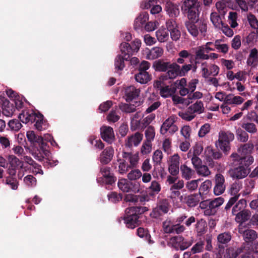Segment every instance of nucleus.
I'll use <instances>...</instances> for the list:
<instances>
[{
  "mask_svg": "<svg viewBox=\"0 0 258 258\" xmlns=\"http://www.w3.org/2000/svg\"><path fill=\"white\" fill-rule=\"evenodd\" d=\"M149 209L146 207H131L126 209L124 217V223L127 228L134 229L140 224V215Z\"/></svg>",
  "mask_w": 258,
  "mask_h": 258,
  "instance_id": "f257e3e1",
  "label": "nucleus"
},
{
  "mask_svg": "<svg viewBox=\"0 0 258 258\" xmlns=\"http://www.w3.org/2000/svg\"><path fill=\"white\" fill-rule=\"evenodd\" d=\"M18 118L24 123L35 122L34 126L38 131H42L45 129V121L44 120L43 115L38 112H35L33 110L23 111L18 116Z\"/></svg>",
  "mask_w": 258,
  "mask_h": 258,
  "instance_id": "f03ea898",
  "label": "nucleus"
},
{
  "mask_svg": "<svg viewBox=\"0 0 258 258\" xmlns=\"http://www.w3.org/2000/svg\"><path fill=\"white\" fill-rule=\"evenodd\" d=\"M174 62L165 61L163 59H159L154 61L153 63V68L157 72H165L161 75L159 79L162 80H172L173 74H170L173 70Z\"/></svg>",
  "mask_w": 258,
  "mask_h": 258,
  "instance_id": "7ed1b4c3",
  "label": "nucleus"
},
{
  "mask_svg": "<svg viewBox=\"0 0 258 258\" xmlns=\"http://www.w3.org/2000/svg\"><path fill=\"white\" fill-rule=\"evenodd\" d=\"M202 4L198 0H184L182 10L187 14L188 19L199 20Z\"/></svg>",
  "mask_w": 258,
  "mask_h": 258,
  "instance_id": "20e7f679",
  "label": "nucleus"
},
{
  "mask_svg": "<svg viewBox=\"0 0 258 258\" xmlns=\"http://www.w3.org/2000/svg\"><path fill=\"white\" fill-rule=\"evenodd\" d=\"M185 26L188 32L194 37H197L200 31L202 34L207 31V24L204 21L189 20L185 22Z\"/></svg>",
  "mask_w": 258,
  "mask_h": 258,
  "instance_id": "39448f33",
  "label": "nucleus"
},
{
  "mask_svg": "<svg viewBox=\"0 0 258 258\" xmlns=\"http://www.w3.org/2000/svg\"><path fill=\"white\" fill-rule=\"evenodd\" d=\"M110 168L107 166H102L100 168V173L101 177H98L97 182L100 184L112 185L117 180L113 173L110 172Z\"/></svg>",
  "mask_w": 258,
  "mask_h": 258,
  "instance_id": "423d86ee",
  "label": "nucleus"
},
{
  "mask_svg": "<svg viewBox=\"0 0 258 258\" xmlns=\"http://www.w3.org/2000/svg\"><path fill=\"white\" fill-rule=\"evenodd\" d=\"M234 139V135L230 131H220L219 133V146L224 152L230 149V142Z\"/></svg>",
  "mask_w": 258,
  "mask_h": 258,
  "instance_id": "0eeeda50",
  "label": "nucleus"
},
{
  "mask_svg": "<svg viewBox=\"0 0 258 258\" xmlns=\"http://www.w3.org/2000/svg\"><path fill=\"white\" fill-rule=\"evenodd\" d=\"M170 204L167 199H161L157 203L155 208L153 209L150 214L151 217L159 219L169 211Z\"/></svg>",
  "mask_w": 258,
  "mask_h": 258,
  "instance_id": "6e6552de",
  "label": "nucleus"
},
{
  "mask_svg": "<svg viewBox=\"0 0 258 258\" xmlns=\"http://www.w3.org/2000/svg\"><path fill=\"white\" fill-rule=\"evenodd\" d=\"M38 147H37V151L32 153V156L36 160L41 161L44 158V155L46 157H49L50 152L48 148L49 146L46 141H44L42 138V141L38 142L37 144Z\"/></svg>",
  "mask_w": 258,
  "mask_h": 258,
  "instance_id": "1a4fd4ad",
  "label": "nucleus"
},
{
  "mask_svg": "<svg viewBox=\"0 0 258 258\" xmlns=\"http://www.w3.org/2000/svg\"><path fill=\"white\" fill-rule=\"evenodd\" d=\"M117 185L118 188L123 192L132 191L136 193L139 191V183L129 181L126 179H119Z\"/></svg>",
  "mask_w": 258,
  "mask_h": 258,
  "instance_id": "9d476101",
  "label": "nucleus"
},
{
  "mask_svg": "<svg viewBox=\"0 0 258 258\" xmlns=\"http://www.w3.org/2000/svg\"><path fill=\"white\" fill-rule=\"evenodd\" d=\"M173 70L170 74H173L172 80L175 79L177 77H184L188 72L191 70V63H183L182 66L179 64L174 62L173 65Z\"/></svg>",
  "mask_w": 258,
  "mask_h": 258,
  "instance_id": "9b49d317",
  "label": "nucleus"
},
{
  "mask_svg": "<svg viewBox=\"0 0 258 258\" xmlns=\"http://www.w3.org/2000/svg\"><path fill=\"white\" fill-rule=\"evenodd\" d=\"M214 182L215 186L213 189L214 194L216 196L222 194L226 188L224 176L221 173H217L215 176Z\"/></svg>",
  "mask_w": 258,
  "mask_h": 258,
  "instance_id": "f8f14e48",
  "label": "nucleus"
},
{
  "mask_svg": "<svg viewBox=\"0 0 258 258\" xmlns=\"http://www.w3.org/2000/svg\"><path fill=\"white\" fill-rule=\"evenodd\" d=\"M229 173L231 177L233 178L242 179L247 175L249 173V169H246V167L244 165L239 163L237 167L231 169Z\"/></svg>",
  "mask_w": 258,
  "mask_h": 258,
  "instance_id": "ddd939ff",
  "label": "nucleus"
},
{
  "mask_svg": "<svg viewBox=\"0 0 258 258\" xmlns=\"http://www.w3.org/2000/svg\"><path fill=\"white\" fill-rule=\"evenodd\" d=\"M224 200L222 197L215 198V199L210 201L209 203V208L204 211L205 215H214L217 212V208L219 207L223 203Z\"/></svg>",
  "mask_w": 258,
  "mask_h": 258,
  "instance_id": "4468645a",
  "label": "nucleus"
},
{
  "mask_svg": "<svg viewBox=\"0 0 258 258\" xmlns=\"http://www.w3.org/2000/svg\"><path fill=\"white\" fill-rule=\"evenodd\" d=\"M114 151L111 146L107 147L100 154L99 160L103 165L108 164L113 158Z\"/></svg>",
  "mask_w": 258,
  "mask_h": 258,
  "instance_id": "2eb2a0df",
  "label": "nucleus"
},
{
  "mask_svg": "<svg viewBox=\"0 0 258 258\" xmlns=\"http://www.w3.org/2000/svg\"><path fill=\"white\" fill-rule=\"evenodd\" d=\"M180 159L178 154H174L170 158L168 171L172 176H176L179 173Z\"/></svg>",
  "mask_w": 258,
  "mask_h": 258,
  "instance_id": "dca6fc26",
  "label": "nucleus"
},
{
  "mask_svg": "<svg viewBox=\"0 0 258 258\" xmlns=\"http://www.w3.org/2000/svg\"><path fill=\"white\" fill-rule=\"evenodd\" d=\"M102 139L109 144H111L115 139L113 128L110 126H103L100 128Z\"/></svg>",
  "mask_w": 258,
  "mask_h": 258,
  "instance_id": "f3484780",
  "label": "nucleus"
},
{
  "mask_svg": "<svg viewBox=\"0 0 258 258\" xmlns=\"http://www.w3.org/2000/svg\"><path fill=\"white\" fill-rule=\"evenodd\" d=\"M140 90L134 86H130L125 88L124 94L126 102H130L137 98L140 94Z\"/></svg>",
  "mask_w": 258,
  "mask_h": 258,
  "instance_id": "a211bd4d",
  "label": "nucleus"
},
{
  "mask_svg": "<svg viewBox=\"0 0 258 258\" xmlns=\"http://www.w3.org/2000/svg\"><path fill=\"white\" fill-rule=\"evenodd\" d=\"M130 57L127 55V56H124L122 54H118L115 57L114 59V66L115 71L119 74L122 71L125 67L124 60H129Z\"/></svg>",
  "mask_w": 258,
  "mask_h": 258,
  "instance_id": "6ab92c4d",
  "label": "nucleus"
},
{
  "mask_svg": "<svg viewBox=\"0 0 258 258\" xmlns=\"http://www.w3.org/2000/svg\"><path fill=\"white\" fill-rule=\"evenodd\" d=\"M143 136V134L137 132L128 137L125 144V146L130 148H131L133 146H138L142 140Z\"/></svg>",
  "mask_w": 258,
  "mask_h": 258,
  "instance_id": "aec40b11",
  "label": "nucleus"
},
{
  "mask_svg": "<svg viewBox=\"0 0 258 258\" xmlns=\"http://www.w3.org/2000/svg\"><path fill=\"white\" fill-rule=\"evenodd\" d=\"M234 215L235 216V221L237 223L242 224L250 219L251 217V212L249 210L246 208Z\"/></svg>",
  "mask_w": 258,
  "mask_h": 258,
  "instance_id": "412c9836",
  "label": "nucleus"
},
{
  "mask_svg": "<svg viewBox=\"0 0 258 258\" xmlns=\"http://www.w3.org/2000/svg\"><path fill=\"white\" fill-rule=\"evenodd\" d=\"M177 56L178 57L175 62L177 64L186 63V60L187 59H189V62H192L193 55L186 50H181L178 53Z\"/></svg>",
  "mask_w": 258,
  "mask_h": 258,
  "instance_id": "4be33fe9",
  "label": "nucleus"
},
{
  "mask_svg": "<svg viewBox=\"0 0 258 258\" xmlns=\"http://www.w3.org/2000/svg\"><path fill=\"white\" fill-rule=\"evenodd\" d=\"M207 223L203 219H198L195 225V231L198 236H202L207 231Z\"/></svg>",
  "mask_w": 258,
  "mask_h": 258,
  "instance_id": "5701e85b",
  "label": "nucleus"
},
{
  "mask_svg": "<svg viewBox=\"0 0 258 258\" xmlns=\"http://www.w3.org/2000/svg\"><path fill=\"white\" fill-rule=\"evenodd\" d=\"M135 78L137 82L141 84H145L151 80L152 75L148 72H139L138 73L135 75Z\"/></svg>",
  "mask_w": 258,
  "mask_h": 258,
  "instance_id": "b1692460",
  "label": "nucleus"
},
{
  "mask_svg": "<svg viewBox=\"0 0 258 258\" xmlns=\"http://www.w3.org/2000/svg\"><path fill=\"white\" fill-rule=\"evenodd\" d=\"M202 196L199 193L194 194L186 197V204L188 207H194L200 202Z\"/></svg>",
  "mask_w": 258,
  "mask_h": 258,
  "instance_id": "393cba45",
  "label": "nucleus"
},
{
  "mask_svg": "<svg viewBox=\"0 0 258 258\" xmlns=\"http://www.w3.org/2000/svg\"><path fill=\"white\" fill-rule=\"evenodd\" d=\"M180 170L182 177L186 180L191 178L195 173V171L188 167L185 164L180 166Z\"/></svg>",
  "mask_w": 258,
  "mask_h": 258,
  "instance_id": "a878e982",
  "label": "nucleus"
},
{
  "mask_svg": "<svg viewBox=\"0 0 258 258\" xmlns=\"http://www.w3.org/2000/svg\"><path fill=\"white\" fill-rule=\"evenodd\" d=\"M244 101V99L239 96H234L232 94L227 95L225 97V103L229 105H239Z\"/></svg>",
  "mask_w": 258,
  "mask_h": 258,
  "instance_id": "bb28decb",
  "label": "nucleus"
},
{
  "mask_svg": "<svg viewBox=\"0 0 258 258\" xmlns=\"http://www.w3.org/2000/svg\"><path fill=\"white\" fill-rule=\"evenodd\" d=\"M164 9L170 17H176L179 14L178 7L171 2H167Z\"/></svg>",
  "mask_w": 258,
  "mask_h": 258,
  "instance_id": "cd10ccee",
  "label": "nucleus"
},
{
  "mask_svg": "<svg viewBox=\"0 0 258 258\" xmlns=\"http://www.w3.org/2000/svg\"><path fill=\"white\" fill-rule=\"evenodd\" d=\"M176 118L174 116H171L165 120L160 128L161 134L165 135L167 132L170 127L174 124Z\"/></svg>",
  "mask_w": 258,
  "mask_h": 258,
  "instance_id": "c85d7f7f",
  "label": "nucleus"
},
{
  "mask_svg": "<svg viewBox=\"0 0 258 258\" xmlns=\"http://www.w3.org/2000/svg\"><path fill=\"white\" fill-rule=\"evenodd\" d=\"M247 201L244 199H242L234 204L232 209V214L235 215L239 211H241L246 208Z\"/></svg>",
  "mask_w": 258,
  "mask_h": 258,
  "instance_id": "c756f323",
  "label": "nucleus"
},
{
  "mask_svg": "<svg viewBox=\"0 0 258 258\" xmlns=\"http://www.w3.org/2000/svg\"><path fill=\"white\" fill-rule=\"evenodd\" d=\"M242 236L246 242H250L256 238L257 233L253 229H246L242 232Z\"/></svg>",
  "mask_w": 258,
  "mask_h": 258,
  "instance_id": "7c9ffc66",
  "label": "nucleus"
},
{
  "mask_svg": "<svg viewBox=\"0 0 258 258\" xmlns=\"http://www.w3.org/2000/svg\"><path fill=\"white\" fill-rule=\"evenodd\" d=\"M26 136L28 140L33 146H36L38 142L42 141V137L37 135L33 131H29L27 132Z\"/></svg>",
  "mask_w": 258,
  "mask_h": 258,
  "instance_id": "2f4dec72",
  "label": "nucleus"
},
{
  "mask_svg": "<svg viewBox=\"0 0 258 258\" xmlns=\"http://www.w3.org/2000/svg\"><path fill=\"white\" fill-rule=\"evenodd\" d=\"M148 14L147 13H142L135 20L134 28L135 29H139L148 20Z\"/></svg>",
  "mask_w": 258,
  "mask_h": 258,
  "instance_id": "473e14b6",
  "label": "nucleus"
},
{
  "mask_svg": "<svg viewBox=\"0 0 258 258\" xmlns=\"http://www.w3.org/2000/svg\"><path fill=\"white\" fill-rule=\"evenodd\" d=\"M212 185V181L210 180H206L201 185L199 193L202 196L207 195L211 189Z\"/></svg>",
  "mask_w": 258,
  "mask_h": 258,
  "instance_id": "72a5a7b5",
  "label": "nucleus"
},
{
  "mask_svg": "<svg viewBox=\"0 0 258 258\" xmlns=\"http://www.w3.org/2000/svg\"><path fill=\"white\" fill-rule=\"evenodd\" d=\"M188 110L192 113L195 112L201 113L204 110L203 103L201 101H197L195 103L188 107Z\"/></svg>",
  "mask_w": 258,
  "mask_h": 258,
  "instance_id": "f704fd0d",
  "label": "nucleus"
},
{
  "mask_svg": "<svg viewBox=\"0 0 258 258\" xmlns=\"http://www.w3.org/2000/svg\"><path fill=\"white\" fill-rule=\"evenodd\" d=\"M231 239V235L229 232L221 233L217 236L218 242L221 244H227Z\"/></svg>",
  "mask_w": 258,
  "mask_h": 258,
  "instance_id": "c9c22d12",
  "label": "nucleus"
},
{
  "mask_svg": "<svg viewBox=\"0 0 258 258\" xmlns=\"http://www.w3.org/2000/svg\"><path fill=\"white\" fill-rule=\"evenodd\" d=\"M163 50L159 47H155L151 49L148 54V58L151 59H156L162 56Z\"/></svg>",
  "mask_w": 258,
  "mask_h": 258,
  "instance_id": "e433bc0d",
  "label": "nucleus"
},
{
  "mask_svg": "<svg viewBox=\"0 0 258 258\" xmlns=\"http://www.w3.org/2000/svg\"><path fill=\"white\" fill-rule=\"evenodd\" d=\"M157 39L160 42H165L169 38L168 31L164 28H160L156 32Z\"/></svg>",
  "mask_w": 258,
  "mask_h": 258,
  "instance_id": "4c0bfd02",
  "label": "nucleus"
},
{
  "mask_svg": "<svg viewBox=\"0 0 258 258\" xmlns=\"http://www.w3.org/2000/svg\"><path fill=\"white\" fill-rule=\"evenodd\" d=\"M175 91V88H170L169 86H166L161 88L160 89V94L163 98H167L174 94Z\"/></svg>",
  "mask_w": 258,
  "mask_h": 258,
  "instance_id": "58836bf2",
  "label": "nucleus"
},
{
  "mask_svg": "<svg viewBox=\"0 0 258 258\" xmlns=\"http://www.w3.org/2000/svg\"><path fill=\"white\" fill-rule=\"evenodd\" d=\"M21 121L20 119H13L10 120L8 123V125L10 127V130L12 131L18 132L19 131L21 127H22V125L21 123Z\"/></svg>",
  "mask_w": 258,
  "mask_h": 258,
  "instance_id": "ea45409f",
  "label": "nucleus"
},
{
  "mask_svg": "<svg viewBox=\"0 0 258 258\" xmlns=\"http://www.w3.org/2000/svg\"><path fill=\"white\" fill-rule=\"evenodd\" d=\"M148 189L150 191L149 194V195L153 196L154 195L158 194L160 191L161 187L160 183L156 181V180H154L152 181L151 184Z\"/></svg>",
  "mask_w": 258,
  "mask_h": 258,
  "instance_id": "a19ab883",
  "label": "nucleus"
},
{
  "mask_svg": "<svg viewBox=\"0 0 258 258\" xmlns=\"http://www.w3.org/2000/svg\"><path fill=\"white\" fill-rule=\"evenodd\" d=\"M118 106L122 112L126 113L134 112L136 110V107L134 104L120 103Z\"/></svg>",
  "mask_w": 258,
  "mask_h": 258,
  "instance_id": "79ce46f5",
  "label": "nucleus"
},
{
  "mask_svg": "<svg viewBox=\"0 0 258 258\" xmlns=\"http://www.w3.org/2000/svg\"><path fill=\"white\" fill-rule=\"evenodd\" d=\"M242 183L241 181L239 180L235 181L234 183H233L230 187V191L231 195L234 196L235 195H239L238 192L242 188Z\"/></svg>",
  "mask_w": 258,
  "mask_h": 258,
  "instance_id": "37998d69",
  "label": "nucleus"
},
{
  "mask_svg": "<svg viewBox=\"0 0 258 258\" xmlns=\"http://www.w3.org/2000/svg\"><path fill=\"white\" fill-rule=\"evenodd\" d=\"M137 234L138 236L143 238L145 237L146 240H147L149 241V243H152L150 239V235L148 232V230L143 228V227H139L138 228L137 230Z\"/></svg>",
  "mask_w": 258,
  "mask_h": 258,
  "instance_id": "c03bdc74",
  "label": "nucleus"
},
{
  "mask_svg": "<svg viewBox=\"0 0 258 258\" xmlns=\"http://www.w3.org/2000/svg\"><path fill=\"white\" fill-rule=\"evenodd\" d=\"M237 19V13L235 12H230L228 16V21L231 28H235L238 26Z\"/></svg>",
  "mask_w": 258,
  "mask_h": 258,
  "instance_id": "a18cd8bd",
  "label": "nucleus"
},
{
  "mask_svg": "<svg viewBox=\"0 0 258 258\" xmlns=\"http://www.w3.org/2000/svg\"><path fill=\"white\" fill-rule=\"evenodd\" d=\"M130 44L126 42H122L120 45V49L121 52V54L127 56H129V57L132 55L131 49H129L130 48Z\"/></svg>",
  "mask_w": 258,
  "mask_h": 258,
  "instance_id": "49530a36",
  "label": "nucleus"
},
{
  "mask_svg": "<svg viewBox=\"0 0 258 258\" xmlns=\"http://www.w3.org/2000/svg\"><path fill=\"white\" fill-rule=\"evenodd\" d=\"M145 137L147 141L151 142L153 140L155 135V128L153 126H149L145 131Z\"/></svg>",
  "mask_w": 258,
  "mask_h": 258,
  "instance_id": "de8ad7c7",
  "label": "nucleus"
},
{
  "mask_svg": "<svg viewBox=\"0 0 258 258\" xmlns=\"http://www.w3.org/2000/svg\"><path fill=\"white\" fill-rule=\"evenodd\" d=\"M237 139L242 142H246L248 139V134L240 128L236 130Z\"/></svg>",
  "mask_w": 258,
  "mask_h": 258,
  "instance_id": "09e8293b",
  "label": "nucleus"
},
{
  "mask_svg": "<svg viewBox=\"0 0 258 258\" xmlns=\"http://www.w3.org/2000/svg\"><path fill=\"white\" fill-rule=\"evenodd\" d=\"M117 161L119 162L118 166V171L120 174H123L125 173L128 168H131L130 165H127L124 160L121 159H117Z\"/></svg>",
  "mask_w": 258,
  "mask_h": 258,
  "instance_id": "8fccbe9b",
  "label": "nucleus"
},
{
  "mask_svg": "<svg viewBox=\"0 0 258 258\" xmlns=\"http://www.w3.org/2000/svg\"><path fill=\"white\" fill-rule=\"evenodd\" d=\"M108 200L113 203H116L122 199V195L118 194L116 192H111L107 195Z\"/></svg>",
  "mask_w": 258,
  "mask_h": 258,
  "instance_id": "3c124183",
  "label": "nucleus"
},
{
  "mask_svg": "<svg viewBox=\"0 0 258 258\" xmlns=\"http://www.w3.org/2000/svg\"><path fill=\"white\" fill-rule=\"evenodd\" d=\"M247 20L250 27L253 29L258 28V20L255 16L251 13L247 15Z\"/></svg>",
  "mask_w": 258,
  "mask_h": 258,
  "instance_id": "603ef678",
  "label": "nucleus"
},
{
  "mask_svg": "<svg viewBox=\"0 0 258 258\" xmlns=\"http://www.w3.org/2000/svg\"><path fill=\"white\" fill-rule=\"evenodd\" d=\"M142 176V172L139 169L132 170L127 174V177L130 180H135Z\"/></svg>",
  "mask_w": 258,
  "mask_h": 258,
  "instance_id": "864d4df0",
  "label": "nucleus"
},
{
  "mask_svg": "<svg viewBox=\"0 0 258 258\" xmlns=\"http://www.w3.org/2000/svg\"><path fill=\"white\" fill-rule=\"evenodd\" d=\"M40 162H42L43 166L45 168H49V167H52L57 165L58 161H51L48 159V157H46L44 155V158L42 159Z\"/></svg>",
  "mask_w": 258,
  "mask_h": 258,
  "instance_id": "5fc2aeb1",
  "label": "nucleus"
},
{
  "mask_svg": "<svg viewBox=\"0 0 258 258\" xmlns=\"http://www.w3.org/2000/svg\"><path fill=\"white\" fill-rule=\"evenodd\" d=\"M153 160L157 165H160L163 158V154L161 150H156L153 155Z\"/></svg>",
  "mask_w": 258,
  "mask_h": 258,
  "instance_id": "6e6d98bb",
  "label": "nucleus"
},
{
  "mask_svg": "<svg viewBox=\"0 0 258 258\" xmlns=\"http://www.w3.org/2000/svg\"><path fill=\"white\" fill-rule=\"evenodd\" d=\"M196 170L198 174L203 176H208L211 174V171L206 165H201Z\"/></svg>",
  "mask_w": 258,
  "mask_h": 258,
  "instance_id": "4d7b16f0",
  "label": "nucleus"
},
{
  "mask_svg": "<svg viewBox=\"0 0 258 258\" xmlns=\"http://www.w3.org/2000/svg\"><path fill=\"white\" fill-rule=\"evenodd\" d=\"M120 118V116L117 114L115 110H112L110 111L107 116V119L109 122H115Z\"/></svg>",
  "mask_w": 258,
  "mask_h": 258,
  "instance_id": "13d9d810",
  "label": "nucleus"
},
{
  "mask_svg": "<svg viewBox=\"0 0 258 258\" xmlns=\"http://www.w3.org/2000/svg\"><path fill=\"white\" fill-rule=\"evenodd\" d=\"M211 21L216 27H218L220 24H223L221 20L219 15L216 13H212L211 14Z\"/></svg>",
  "mask_w": 258,
  "mask_h": 258,
  "instance_id": "bf43d9fd",
  "label": "nucleus"
},
{
  "mask_svg": "<svg viewBox=\"0 0 258 258\" xmlns=\"http://www.w3.org/2000/svg\"><path fill=\"white\" fill-rule=\"evenodd\" d=\"M141 45V41L140 40L136 39L133 41L130 44V48L129 49H131L132 55L134 52H138Z\"/></svg>",
  "mask_w": 258,
  "mask_h": 258,
  "instance_id": "052dcab7",
  "label": "nucleus"
},
{
  "mask_svg": "<svg viewBox=\"0 0 258 258\" xmlns=\"http://www.w3.org/2000/svg\"><path fill=\"white\" fill-rule=\"evenodd\" d=\"M241 127L250 133H255L257 131L256 125L253 123H243Z\"/></svg>",
  "mask_w": 258,
  "mask_h": 258,
  "instance_id": "680f3d73",
  "label": "nucleus"
},
{
  "mask_svg": "<svg viewBox=\"0 0 258 258\" xmlns=\"http://www.w3.org/2000/svg\"><path fill=\"white\" fill-rule=\"evenodd\" d=\"M253 162V158L252 156H250L248 157L241 158L240 163V164H242V165H244L245 167H246V169H249V166L251 164H252Z\"/></svg>",
  "mask_w": 258,
  "mask_h": 258,
  "instance_id": "e2e57ef3",
  "label": "nucleus"
},
{
  "mask_svg": "<svg viewBox=\"0 0 258 258\" xmlns=\"http://www.w3.org/2000/svg\"><path fill=\"white\" fill-rule=\"evenodd\" d=\"M166 26L168 31L178 27L175 19L172 18L169 19L166 21Z\"/></svg>",
  "mask_w": 258,
  "mask_h": 258,
  "instance_id": "0e129e2a",
  "label": "nucleus"
},
{
  "mask_svg": "<svg viewBox=\"0 0 258 258\" xmlns=\"http://www.w3.org/2000/svg\"><path fill=\"white\" fill-rule=\"evenodd\" d=\"M210 124L209 123H205L201 127L198 133V135L200 137H204L210 132Z\"/></svg>",
  "mask_w": 258,
  "mask_h": 258,
  "instance_id": "69168bd1",
  "label": "nucleus"
},
{
  "mask_svg": "<svg viewBox=\"0 0 258 258\" xmlns=\"http://www.w3.org/2000/svg\"><path fill=\"white\" fill-rule=\"evenodd\" d=\"M239 197V195H235L234 196L232 197L229 200L228 203L225 207V210L227 212L228 211L230 210V208L234 205L236 202L237 201L238 198Z\"/></svg>",
  "mask_w": 258,
  "mask_h": 258,
  "instance_id": "338daca9",
  "label": "nucleus"
},
{
  "mask_svg": "<svg viewBox=\"0 0 258 258\" xmlns=\"http://www.w3.org/2000/svg\"><path fill=\"white\" fill-rule=\"evenodd\" d=\"M241 46V37L239 35H236L233 39L231 43V46L234 49H238Z\"/></svg>",
  "mask_w": 258,
  "mask_h": 258,
  "instance_id": "774afa93",
  "label": "nucleus"
}]
</instances>
